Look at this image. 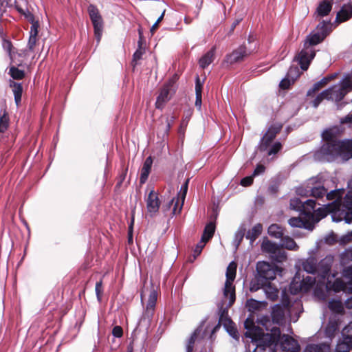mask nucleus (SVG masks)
<instances>
[{
    "label": "nucleus",
    "mask_w": 352,
    "mask_h": 352,
    "mask_svg": "<svg viewBox=\"0 0 352 352\" xmlns=\"http://www.w3.org/2000/svg\"><path fill=\"white\" fill-rule=\"evenodd\" d=\"M263 290L269 300L274 301L278 298L279 291L271 283L266 284L263 287Z\"/></svg>",
    "instance_id": "37"
},
{
    "label": "nucleus",
    "mask_w": 352,
    "mask_h": 352,
    "mask_svg": "<svg viewBox=\"0 0 352 352\" xmlns=\"http://www.w3.org/2000/svg\"><path fill=\"white\" fill-rule=\"evenodd\" d=\"M282 148V144L280 142H276L267 149V155H272L276 154Z\"/></svg>",
    "instance_id": "62"
},
{
    "label": "nucleus",
    "mask_w": 352,
    "mask_h": 352,
    "mask_svg": "<svg viewBox=\"0 0 352 352\" xmlns=\"http://www.w3.org/2000/svg\"><path fill=\"white\" fill-rule=\"evenodd\" d=\"M270 236L276 239H282L284 234L283 229L278 224H272L267 229Z\"/></svg>",
    "instance_id": "40"
},
{
    "label": "nucleus",
    "mask_w": 352,
    "mask_h": 352,
    "mask_svg": "<svg viewBox=\"0 0 352 352\" xmlns=\"http://www.w3.org/2000/svg\"><path fill=\"white\" fill-rule=\"evenodd\" d=\"M127 172H128V168H125L122 170V173L119 175V176L118 177L117 184L115 186V190L116 191L119 190L120 188H121L124 181L126 179Z\"/></svg>",
    "instance_id": "58"
},
{
    "label": "nucleus",
    "mask_w": 352,
    "mask_h": 352,
    "mask_svg": "<svg viewBox=\"0 0 352 352\" xmlns=\"http://www.w3.org/2000/svg\"><path fill=\"white\" fill-rule=\"evenodd\" d=\"M288 223L292 228H305L309 230H312L314 228L311 223L300 217H292L288 220Z\"/></svg>",
    "instance_id": "22"
},
{
    "label": "nucleus",
    "mask_w": 352,
    "mask_h": 352,
    "mask_svg": "<svg viewBox=\"0 0 352 352\" xmlns=\"http://www.w3.org/2000/svg\"><path fill=\"white\" fill-rule=\"evenodd\" d=\"M89 20L91 22L94 37L97 46L100 43L104 32V21L99 10L91 4H89Z\"/></svg>",
    "instance_id": "5"
},
{
    "label": "nucleus",
    "mask_w": 352,
    "mask_h": 352,
    "mask_svg": "<svg viewBox=\"0 0 352 352\" xmlns=\"http://www.w3.org/2000/svg\"><path fill=\"white\" fill-rule=\"evenodd\" d=\"M326 91H329L327 94V100H333L336 103L340 102L346 95V91L342 90L340 85H338V83L327 89Z\"/></svg>",
    "instance_id": "19"
},
{
    "label": "nucleus",
    "mask_w": 352,
    "mask_h": 352,
    "mask_svg": "<svg viewBox=\"0 0 352 352\" xmlns=\"http://www.w3.org/2000/svg\"><path fill=\"white\" fill-rule=\"evenodd\" d=\"M2 46L4 50L8 52L10 60L16 59V54L12 52L13 45L10 40L3 38L2 41Z\"/></svg>",
    "instance_id": "51"
},
{
    "label": "nucleus",
    "mask_w": 352,
    "mask_h": 352,
    "mask_svg": "<svg viewBox=\"0 0 352 352\" xmlns=\"http://www.w3.org/2000/svg\"><path fill=\"white\" fill-rule=\"evenodd\" d=\"M153 164V160L151 156L146 158L143 166L141 169L140 182L141 184H144L149 175Z\"/></svg>",
    "instance_id": "25"
},
{
    "label": "nucleus",
    "mask_w": 352,
    "mask_h": 352,
    "mask_svg": "<svg viewBox=\"0 0 352 352\" xmlns=\"http://www.w3.org/2000/svg\"><path fill=\"white\" fill-rule=\"evenodd\" d=\"M188 182L189 179H187L180 188V190L177 194V197L175 200V203L173 209V212L174 214L179 213L182 210L188 192Z\"/></svg>",
    "instance_id": "17"
},
{
    "label": "nucleus",
    "mask_w": 352,
    "mask_h": 352,
    "mask_svg": "<svg viewBox=\"0 0 352 352\" xmlns=\"http://www.w3.org/2000/svg\"><path fill=\"white\" fill-rule=\"evenodd\" d=\"M349 190L344 197V205L342 210L334 212L333 221L340 222L344 221L350 224L352 223V179L348 182Z\"/></svg>",
    "instance_id": "4"
},
{
    "label": "nucleus",
    "mask_w": 352,
    "mask_h": 352,
    "mask_svg": "<svg viewBox=\"0 0 352 352\" xmlns=\"http://www.w3.org/2000/svg\"><path fill=\"white\" fill-rule=\"evenodd\" d=\"M316 201L314 199H307L303 201V208L302 214L306 217H312L313 212L315 211Z\"/></svg>",
    "instance_id": "32"
},
{
    "label": "nucleus",
    "mask_w": 352,
    "mask_h": 352,
    "mask_svg": "<svg viewBox=\"0 0 352 352\" xmlns=\"http://www.w3.org/2000/svg\"><path fill=\"white\" fill-rule=\"evenodd\" d=\"M171 86V82H169L162 87L155 102V107L157 109H162L164 104L170 99V91Z\"/></svg>",
    "instance_id": "18"
},
{
    "label": "nucleus",
    "mask_w": 352,
    "mask_h": 352,
    "mask_svg": "<svg viewBox=\"0 0 352 352\" xmlns=\"http://www.w3.org/2000/svg\"><path fill=\"white\" fill-rule=\"evenodd\" d=\"M332 2L328 0L322 1L317 7L316 14L317 16L323 17L329 14L332 9Z\"/></svg>",
    "instance_id": "26"
},
{
    "label": "nucleus",
    "mask_w": 352,
    "mask_h": 352,
    "mask_svg": "<svg viewBox=\"0 0 352 352\" xmlns=\"http://www.w3.org/2000/svg\"><path fill=\"white\" fill-rule=\"evenodd\" d=\"M283 125L279 123L272 124L265 133L266 136L274 140L276 135L280 131Z\"/></svg>",
    "instance_id": "44"
},
{
    "label": "nucleus",
    "mask_w": 352,
    "mask_h": 352,
    "mask_svg": "<svg viewBox=\"0 0 352 352\" xmlns=\"http://www.w3.org/2000/svg\"><path fill=\"white\" fill-rule=\"evenodd\" d=\"M215 47H212L199 59V63L201 68L207 67L214 60L215 54Z\"/></svg>",
    "instance_id": "28"
},
{
    "label": "nucleus",
    "mask_w": 352,
    "mask_h": 352,
    "mask_svg": "<svg viewBox=\"0 0 352 352\" xmlns=\"http://www.w3.org/2000/svg\"><path fill=\"white\" fill-rule=\"evenodd\" d=\"M352 157V140L339 142H324L315 152L314 158L321 162H332L338 160L347 161Z\"/></svg>",
    "instance_id": "1"
},
{
    "label": "nucleus",
    "mask_w": 352,
    "mask_h": 352,
    "mask_svg": "<svg viewBox=\"0 0 352 352\" xmlns=\"http://www.w3.org/2000/svg\"><path fill=\"white\" fill-rule=\"evenodd\" d=\"M202 83L200 81L199 76H197L195 80V107L201 110V98H202Z\"/></svg>",
    "instance_id": "31"
},
{
    "label": "nucleus",
    "mask_w": 352,
    "mask_h": 352,
    "mask_svg": "<svg viewBox=\"0 0 352 352\" xmlns=\"http://www.w3.org/2000/svg\"><path fill=\"white\" fill-rule=\"evenodd\" d=\"M251 52H248L245 45H240L237 49L226 56L225 61L230 65L242 61L243 58L250 54Z\"/></svg>",
    "instance_id": "14"
},
{
    "label": "nucleus",
    "mask_w": 352,
    "mask_h": 352,
    "mask_svg": "<svg viewBox=\"0 0 352 352\" xmlns=\"http://www.w3.org/2000/svg\"><path fill=\"white\" fill-rule=\"evenodd\" d=\"M219 323H221L228 333L236 340H239V334L236 327L235 324L227 316V311L221 308L219 309Z\"/></svg>",
    "instance_id": "10"
},
{
    "label": "nucleus",
    "mask_w": 352,
    "mask_h": 352,
    "mask_svg": "<svg viewBox=\"0 0 352 352\" xmlns=\"http://www.w3.org/2000/svg\"><path fill=\"white\" fill-rule=\"evenodd\" d=\"M281 246L289 250L296 251L298 250L296 243L289 236H283L281 239Z\"/></svg>",
    "instance_id": "42"
},
{
    "label": "nucleus",
    "mask_w": 352,
    "mask_h": 352,
    "mask_svg": "<svg viewBox=\"0 0 352 352\" xmlns=\"http://www.w3.org/2000/svg\"><path fill=\"white\" fill-rule=\"evenodd\" d=\"M324 38L325 33L316 32L308 35L304 42L303 48L294 57L293 62H296L302 70L306 71L316 56L314 46L321 43Z\"/></svg>",
    "instance_id": "3"
},
{
    "label": "nucleus",
    "mask_w": 352,
    "mask_h": 352,
    "mask_svg": "<svg viewBox=\"0 0 352 352\" xmlns=\"http://www.w3.org/2000/svg\"><path fill=\"white\" fill-rule=\"evenodd\" d=\"M202 329V327L200 325L197 329H195L193 333L191 334L190 337L188 340L186 346V352H192L194 349L195 342L199 336Z\"/></svg>",
    "instance_id": "36"
},
{
    "label": "nucleus",
    "mask_w": 352,
    "mask_h": 352,
    "mask_svg": "<svg viewBox=\"0 0 352 352\" xmlns=\"http://www.w3.org/2000/svg\"><path fill=\"white\" fill-rule=\"evenodd\" d=\"M326 280H320L319 283L314 289V295L320 300H324L326 298Z\"/></svg>",
    "instance_id": "35"
},
{
    "label": "nucleus",
    "mask_w": 352,
    "mask_h": 352,
    "mask_svg": "<svg viewBox=\"0 0 352 352\" xmlns=\"http://www.w3.org/2000/svg\"><path fill=\"white\" fill-rule=\"evenodd\" d=\"M140 38L138 41V48L133 55V63H135V65L137 64V61L142 59L143 54L145 53V49L142 47V38L141 36V32L139 31Z\"/></svg>",
    "instance_id": "39"
},
{
    "label": "nucleus",
    "mask_w": 352,
    "mask_h": 352,
    "mask_svg": "<svg viewBox=\"0 0 352 352\" xmlns=\"http://www.w3.org/2000/svg\"><path fill=\"white\" fill-rule=\"evenodd\" d=\"M192 115V110L188 109L185 112L184 118L182 120L180 126H179V133H184V131L188 124L189 120Z\"/></svg>",
    "instance_id": "54"
},
{
    "label": "nucleus",
    "mask_w": 352,
    "mask_h": 352,
    "mask_svg": "<svg viewBox=\"0 0 352 352\" xmlns=\"http://www.w3.org/2000/svg\"><path fill=\"white\" fill-rule=\"evenodd\" d=\"M37 42V36L34 35H30L28 43V47L29 50L33 51L34 49V47L36 45Z\"/></svg>",
    "instance_id": "63"
},
{
    "label": "nucleus",
    "mask_w": 352,
    "mask_h": 352,
    "mask_svg": "<svg viewBox=\"0 0 352 352\" xmlns=\"http://www.w3.org/2000/svg\"><path fill=\"white\" fill-rule=\"evenodd\" d=\"M343 276L349 279V281H352V266L346 267L343 270Z\"/></svg>",
    "instance_id": "64"
},
{
    "label": "nucleus",
    "mask_w": 352,
    "mask_h": 352,
    "mask_svg": "<svg viewBox=\"0 0 352 352\" xmlns=\"http://www.w3.org/2000/svg\"><path fill=\"white\" fill-rule=\"evenodd\" d=\"M9 86L13 92L15 104L16 107H19L21 105L22 94L23 91L22 83L15 82L13 80H10Z\"/></svg>",
    "instance_id": "21"
},
{
    "label": "nucleus",
    "mask_w": 352,
    "mask_h": 352,
    "mask_svg": "<svg viewBox=\"0 0 352 352\" xmlns=\"http://www.w3.org/2000/svg\"><path fill=\"white\" fill-rule=\"evenodd\" d=\"M261 250L263 252L276 254L279 250V248L277 243L266 239L261 243Z\"/></svg>",
    "instance_id": "34"
},
{
    "label": "nucleus",
    "mask_w": 352,
    "mask_h": 352,
    "mask_svg": "<svg viewBox=\"0 0 352 352\" xmlns=\"http://www.w3.org/2000/svg\"><path fill=\"white\" fill-rule=\"evenodd\" d=\"M289 207L292 210L298 211L302 214L303 201L298 197H294L293 199H291Z\"/></svg>",
    "instance_id": "52"
},
{
    "label": "nucleus",
    "mask_w": 352,
    "mask_h": 352,
    "mask_svg": "<svg viewBox=\"0 0 352 352\" xmlns=\"http://www.w3.org/2000/svg\"><path fill=\"white\" fill-rule=\"evenodd\" d=\"M290 301L287 297L283 298L281 304H276L272 307L271 316L272 322L278 325H283L286 322V317L290 315Z\"/></svg>",
    "instance_id": "7"
},
{
    "label": "nucleus",
    "mask_w": 352,
    "mask_h": 352,
    "mask_svg": "<svg viewBox=\"0 0 352 352\" xmlns=\"http://www.w3.org/2000/svg\"><path fill=\"white\" fill-rule=\"evenodd\" d=\"M256 271L261 278L267 280H274L276 277L275 267L266 261H258Z\"/></svg>",
    "instance_id": "12"
},
{
    "label": "nucleus",
    "mask_w": 352,
    "mask_h": 352,
    "mask_svg": "<svg viewBox=\"0 0 352 352\" xmlns=\"http://www.w3.org/2000/svg\"><path fill=\"white\" fill-rule=\"evenodd\" d=\"M281 332L278 327H273L271 329V333L265 334L262 331V334L260 338L261 342L265 344V346H271L274 345L276 346L278 342L281 340Z\"/></svg>",
    "instance_id": "13"
},
{
    "label": "nucleus",
    "mask_w": 352,
    "mask_h": 352,
    "mask_svg": "<svg viewBox=\"0 0 352 352\" xmlns=\"http://www.w3.org/2000/svg\"><path fill=\"white\" fill-rule=\"evenodd\" d=\"M352 17V4L346 3L342 6L340 10L338 12L336 20L340 22H344Z\"/></svg>",
    "instance_id": "24"
},
{
    "label": "nucleus",
    "mask_w": 352,
    "mask_h": 352,
    "mask_svg": "<svg viewBox=\"0 0 352 352\" xmlns=\"http://www.w3.org/2000/svg\"><path fill=\"white\" fill-rule=\"evenodd\" d=\"M316 30L319 33H325V37L330 33L331 31V24L330 21H321L316 27Z\"/></svg>",
    "instance_id": "49"
},
{
    "label": "nucleus",
    "mask_w": 352,
    "mask_h": 352,
    "mask_svg": "<svg viewBox=\"0 0 352 352\" xmlns=\"http://www.w3.org/2000/svg\"><path fill=\"white\" fill-rule=\"evenodd\" d=\"M215 225L212 222H210L205 226L204 233L201 236L200 243H206L209 239H210L214 233Z\"/></svg>",
    "instance_id": "33"
},
{
    "label": "nucleus",
    "mask_w": 352,
    "mask_h": 352,
    "mask_svg": "<svg viewBox=\"0 0 352 352\" xmlns=\"http://www.w3.org/2000/svg\"><path fill=\"white\" fill-rule=\"evenodd\" d=\"M280 348L283 351L298 352L300 349L297 340L288 335H283L280 341Z\"/></svg>",
    "instance_id": "16"
},
{
    "label": "nucleus",
    "mask_w": 352,
    "mask_h": 352,
    "mask_svg": "<svg viewBox=\"0 0 352 352\" xmlns=\"http://www.w3.org/2000/svg\"><path fill=\"white\" fill-rule=\"evenodd\" d=\"M302 267L307 273L316 274L317 258L314 256H310L302 262Z\"/></svg>",
    "instance_id": "23"
},
{
    "label": "nucleus",
    "mask_w": 352,
    "mask_h": 352,
    "mask_svg": "<svg viewBox=\"0 0 352 352\" xmlns=\"http://www.w3.org/2000/svg\"><path fill=\"white\" fill-rule=\"evenodd\" d=\"M329 92V91H326L324 90L322 91V92H320L316 97V98L313 100L312 102V106L314 107V108H317L319 104L321 103V102L324 100V99H327V94Z\"/></svg>",
    "instance_id": "57"
},
{
    "label": "nucleus",
    "mask_w": 352,
    "mask_h": 352,
    "mask_svg": "<svg viewBox=\"0 0 352 352\" xmlns=\"http://www.w3.org/2000/svg\"><path fill=\"white\" fill-rule=\"evenodd\" d=\"M345 284L340 278H336L333 282L327 280L325 285L327 291H333L335 292L343 291L345 289Z\"/></svg>",
    "instance_id": "27"
},
{
    "label": "nucleus",
    "mask_w": 352,
    "mask_h": 352,
    "mask_svg": "<svg viewBox=\"0 0 352 352\" xmlns=\"http://www.w3.org/2000/svg\"><path fill=\"white\" fill-rule=\"evenodd\" d=\"M342 263L344 265L352 262V248L346 249L341 255Z\"/></svg>",
    "instance_id": "55"
},
{
    "label": "nucleus",
    "mask_w": 352,
    "mask_h": 352,
    "mask_svg": "<svg viewBox=\"0 0 352 352\" xmlns=\"http://www.w3.org/2000/svg\"><path fill=\"white\" fill-rule=\"evenodd\" d=\"M300 282L302 285L303 292H307L315 285L316 278L307 276L302 279L300 278Z\"/></svg>",
    "instance_id": "43"
},
{
    "label": "nucleus",
    "mask_w": 352,
    "mask_h": 352,
    "mask_svg": "<svg viewBox=\"0 0 352 352\" xmlns=\"http://www.w3.org/2000/svg\"><path fill=\"white\" fill-rule=\"evenodd\" d=\"M246 329L245 337L251 339V343L258 342L260 340L263 329L255 325L253 319L248 318L244 322Z\"/></svg>",
    "instance_id": "9"
},
{
    "label": "nucleus",
    "mask_w": 352,
    "mask_h": 352,
    "mask_svg": "<svg viewBox=\"0 0 352 352\" xmlns=\"http://www.w3.org/2000/svg\"><path fill=\"white\" fill-rule=\"evenodd\" d=\"M146 201L148 212L151 217H153L158 212L161 204L158 194L152 190L149 192Z\"/></svg>",
    "instance_id": "15"
},
{
    "label": "nucleus",
    "mask_w": 352,
    "mask_h": 352,
    "mask_svg": "<svg viewBox=\"0 0 352 352\" xmlns=\"http://www.w3.org/2000/svg\"><path fill=\"white\" fill-rule=\"evenodd\" d=\"M95 292L97 300L99 302H100L102 301V296L104 292L102 280L98 281L96 283L95 287Z\"/></svg>",
    "instance_id": "60"
},
{
    "label": "nucleus",
    "mask_w": 352,
    "mask_h": 352,
    "mask_svg": "<svg viewBox=\"0 0 352 352\" xmlns=\"http://www.w3.org/2000/svg\"><path fill=\"white\" fill-rule=\"evenodd\" d=\"M236 264L232 261L226 270V280L225 282L223 295L229 298V305H232L235 301V289L233 286V281L236 277Z\"/></svg>",
    "instance_id": "6"
},
{
    "label": "nucleus",
    "mask_w": 352,
    "mask_h": 352,
    "mask_svg": "<svg viewBox=\"0 0 352 352\" xmlns=\"http://www.w3.org/2000/svg\"><path fill=\"white\" fill-rule=\"evenodd\" d=\"M307 192H309L310 196L316 199H323L325 196L327 200H332L331 203L321 204L324 206V208L320 212H322L321 215L323 217H326L328 214H331V219H333L334 212L344 209L342 208L344 199H342L344 193L343 188L333 190L328 192L327 189L324 186H317L310 188L309 190H307Z\"/></svg>",
    "instance_id": "2"
},
{
    "label": "nucleus",
    "mask_w": 352,
    "mask_h": 352,
    "mask_svg": "<svg viewBox=\"0 0 352 352\" xmlns=\"http://www.w3.org/2000/svg\"><path fill=\"white\" fill-rule=\"evenodd\" d=\"M21 66H22V62H16V59L10 60L8 74L12 77V80H23L25 77V71L19 69Z\"/></svg>",
    "instance_id": "20"
},
{
    "label": "nucleus",
    "mask_w": 352,
    "mask_h": 352,
    "mask_svg": "<svg viewBox=\"0 0 352 352\" xmlns=\"http://www.w3.org/2000/svg\"><path fill=\"white\" fill-rule=\"evenodd\" d=\"M245 229L244 227H240L238 230L236 232L235 234H234V238L233 239V245L234 246L235 248V250H236L239 246V245L241 244L243 237H244V235H245Z\"/></svg>",
    "instance_id": "47"
},
{
    "label": "nucleus",
    "mask_w": 352,
    "mask_h": 352,
    "mask_svg": "<svg viewBox=\"0 0 352 352\" xmlns=\"http://www.w3.org/2000/svg\"><path fill=\"white\" fill-rule=\"evenodd\" d=\"M273 140L270 139L267 136L264 135L263 138L261 139L258 145L257 146V148L261 152H265L267 151V149L270 148V146L272 144Z\"/></svg>",
    "instance_id": "50"
},
{
    "label": "nucleus",
    "mask_w": 352,
    "mask_h": 352,
    "mask_svg": "<svg viewBox=\"0 0 352 352\" xmlns=\"http://www.w3.org/2000/svg\"><path fill=\"white\" fill-rule=\"evenodd\" d=\"M157 299V292L154 289L151 291L148 300L146 304V310L143 316L139 320L136 330L141 329L142 327L144 326L146 328L149 325L151 320L153 316L156 302Z\"/></svg>",
    "instance_id": "8"
},
{
    "label": "nucleus",
    "mask_w": 352,
    "mask_h": 352,
    "mask_svg": "<svg viewBox=\"0 0 352 352\" xmlns=\"http://www.w3.org/2000/svg\"><path fill=\"white\" fill-rule=\"evenodd\" d=\"M10 118L6 109L0 111V133H4L9 127Z\"/></svg>",
    "instance_id": "38"
},
{
    "label": "nucleus",
    "mask_w": 352,
    "mask_h": 352,
    "mask_svg": "<svg viewBox=\"0 0 352 352\" xmlns=\"http://www.w3.org/2000/svg\"><path fill=\"white\" fill-rule=\"evenodd\" d=\"M300 73L301 72H300L298 66L292 65L287 73V77H288V78H291L292 82H294L300 75Z\"/></svg>",
    "instance_id": "53"
},
{
    "label": "nucleus",
    "mask_w": 352,
    "mask_h": 352,
    "mask_svg": "<svg viewBox=\"0 0 352 352\" xmlns=\"http://www.w3.org/2000/svg\"><path fill=\"white\" fill-rule=\"evenodd\" d=\"M338 85H340L342 90L346 91V94L352 91V80L350 79L342 80L338 83Z\"/></svg>",
    "instance_id": "61"
},
{
    "label": "nucleus",
    "mask_w": 352,
    "mask_h": 352,
    "mask_svg": "<svg viewBox=\"0 0 352 352\" xmlns=\"http://www.w3.org/2000/svg\"><path fill=\"white\" fill-rule=\"evenodd\" d=\"M322 139L324 140V142H339L340 140H338L336 138V133L334 129H328L323 131L322 133Z\"/></svg>",
    "instance_id": "48"
},
{
    "label": "nucleus",
    "mask_w": 352,
    "mask_h": 352,
    "mask_svg": "<svg viewBox=\"0 0 352 352\" xmlns=\"http://www.w3.org/2000/svg\"><path fill=\"white\" fill-rule=\"evenodd\" d=\"M30 18L28 19L32 21V26L30 28V35L38 36L39 24L38 21H34V15L29 13Z\"/></svg>",
    "instance_id": "56"
},
{
    "label": "nucleus",
    "mask_w": 352,
    "mask_h": 352,
    "mask_svg": "<svg viewBox=\"0 0 352 352\" xmlns=\"http://www.w3.org/2000/svg\"><path fill=\"white\" fill-rule=\"evenodd\" d=\"M338 328V324L336 322H329L326 327V334L329 337L333 336Z\"/></svg>",
    "instance_id": "59"
},
{
    "label": "nucleus",
    "mask_w": 352,
    "mask_h": 352,
    "mask_svg": "<svg viewBox=\"0 0 352 352\" xmlns=\"http://www.w3.org/2000/svg\"><path fill=\"white\" fill-rule=\"evenodd\" d=\"M328 307L334 313L341 314L343 311V305L339 300H331L328 303Z\"/></svg>",
    "instance_id": "46"
},
{
    "label": "nucleus",
    "mask_w": 352,
    "mask_h": 352,
    "mask_svg": "<svg viewBox=\"0 0 352 352\" xmlns=\"http://www.w3.org/2000/svg\"><path fill=\"white\" fill-rule=\"evenodd\" d=\"M300 274L299 272H297L296 274H295L293 280H292V282L289 285V292L292 294L295 295V294H298L300 292H303L302 287L300 282Z\"/></svg>",
    "instance_id": "29"
},
{
    "label": "nucleus",
    "mask_w": 352,
    "mask_h": 352,
    "mask_svg": "<svg viewBox=\"0 0 352 352\" xmlns=\"http://www.w3.org/2000/svg\"><path fill=\"white\" fill-rule=\"evenodd\" d=\"M263 226L261 223L254 225L252 229L249 230L245 235L246 239H249L250 243H254L255 240L261 234Z\"/></svg>",
    "instance_id": "30"
},
{
    "label": "nucleus",
    "mask_w": 352,
    "mask_h": 352,
    "mask_svg": "<svg viewBox=\"0 0 352 352\" xmlns=\"http://www.w3.org/2000/svg\"><path fill=\"white\" fill-rule=\"evenodd\" d=\"M330 347L325 344H308L304 352H330Z\"/></svg>",
    "instance_id": "41"
},
{
    "label": "nucleus",
    "mask_w": 352,
    "mask_h": 352,
    "mask_svg": "<svg viewBox=\"0 0 352 352\" xmlns=\"http://www.w3.org/2000/svg\"><path fill=\"white\" fill-rule=\"evenodd\" d=\"M333 257L332 256H327L320 262L317 261L316 274L320 278V280H325L329 276Z\"/></svg>",
    "instance_id": "11"
},
{
    "label": "nucleus",
    "mask_w": 352,
    "mask_h": 352,
    "mask_svg": "<svg viewBox=\"0 0 352 352\" xmlns=\"http://www.w3.org/2000/svg\"><path fill=\"white\" fill-rule=\"evenodd\" d=\"M252 344V349L251 347V344H248L245 346L246 352H265V347H268L269 346H265L264 343L258 341V342H254Z\"/></svg>",
    "instance_id": "45"
}]
</instances>
